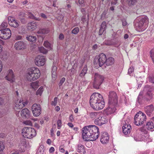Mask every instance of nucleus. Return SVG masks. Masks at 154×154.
Here are the masks:
<instances>
[{
    "label": "nucleus",
    "instance_id": "nucleus-1",
    "mask_svg": "<svg viewBox=\"0 0 154 154\" xmlns=\"http://www.w3.org/2000/svg\"><path fill=\"white\" fill-rule=\"evenodd\" d=\"M82 136L85 140H95L98 137L99 128L94 125H89L84 127L82 129Z\"/></svg>",
    "mask_w": 154,
    "mask_h": 154
},
{
    "label": "nucleus",
    "instance_id": "nucleus-2",
    "mask_svg": "<svg viewBox=\"0 0 154 154\" xmlns=\"http://www.w3.org/2000/svg\"><path fill=\"white\" fill-rule=\"evenodd\" d=\"M90 103L91 107L97 110H100L104 106L103 97L101 95L97 93H94L91 95Z\"/></svg>",
    "mask_w": 154,
    "mask_h": 154
},
{
    "label": "nucleus",
    "instance_id": "nucleus-3",
    "mask_svg": "<svg viewBox=\"0 0 154 154\" xmlns=\"http://www.w3.org/2000/svg\"><path fill=\"white\" fill-rule=\"evenodd\" d=\"M40 72L39 69L36 67H32L28 69L26 73L27 79L30 82L36 80L40 76Z\"/></svg>",
    "mask_w": 154,
    "mask_h": 154
},
{
    "label": "nucleus",
    "instance_id": "nucleus-4",
    "mask_svg": "<svg viewBox=\"0 0 154 154\" xmlns=\"http://www.w3.org/2000/svg\"><path fill=\"white\" fill-rule=\"evenodd\" d=\"M23 136L25 138L31 139L36 135V131L34 128L30 127H24L22 132Z\"/></svg>",
    "mask_w": 154,
    "mask_h": 154
},
{
    "label": "nucleus",
    "instance_id": "nucleus-5",
    "mask_svg": "<svg viewBox=\"0 0 154 154\" xmlns=\"http://www.w3.org/2000/svg\"><path fill=\"white\" fill-rule=\"evenodd\" d=\"M149 23L148 17L146 16L142 17L139 21L137 23L136 26L139 31H144L147 27Z\"/></svg>",
    "mask_w": 154,
    "mask_h": 154
},
{
    "label": "nucleus",
    "instance_id": "nucleus-6",
    "mask_svg": "<svg viewBox=\"0 0 154 154\" xmlns=\"http://www.w3.org/2000/svg\"><path fill=\"white\" fill-rule=\"evenodd\" d=\"M146 117L145 114L140 111L134 116V124L137 126L141 125L146 121Z\"/></svg>",
    "mask_w": 154,
    "mask_h": 154
},
{
    "label": "nucleus",
    "instance_id": "nucleus-7",
    "mask_svg": "<svg viewBox=\"0 0 154 154\" xmlns=\"http://www.w3.org/2000/svg\"><path fill=\"white\" fill-rule=\"evenodd\" d=\"M104 79V76L98 73H96L94 75V82L93 85L94 88L99 89Z\"/></svg>",
    "mask_w": 154,
    "mask_h": 154
},
{
    "label": "nucleus",
    "instance_id": "nucleus-8",
    "mask_svg": "<svg viewBox=\"0 0 154 154\" xmlns=\"http://www.w3.org/2000/svg\"><path fill=\"white\" fill-rule=\"evenodd\" d=\"M94 64L96 66L98 65L101 67L106 62V56L103 53L100 54L99 56L95 57L94 60Z\"/></svg>",
    "mask_w": 154,
    "mask_h": 154
},
{
    "label": "nucleus",
    "instance_id": "nucleus-9",
    "mask_svg": "<svg viewBox=\"0 0 154 154\" xmlns=\"http://www.w3.org/2000/svg\"><path fill=\"white\" fill-rule=\"evenodd\" d=\"M11 35V31L9 28H5L0 30V38L4 40L9 39Z\"/></svg>",
    "mask_w": 154,
    "mask_h": 154
},
{
    "label": "nucleus",
    "instance_id": "nucleus-10",
    "mask_svg": "<svg viewBox=\"0 0 154 154\" xmlns=\"http://www.w3.org/2000/svg\"><path fill=\"white\" fill-rule=\"evenodd\" d=\"M118 97L116 92L114 91H110L109 95V104L115 105L118 103Z\"/></svg>",
    "mask_w": 154,
    "mask_h": 154
},
{
    "label": "nucleus",
    "instance_id": "nucleus-11",
    "mask_svg": "<svg viewBox=\"0 0 154 154\" xmlns=\"http://www.w3.org/2000/svg\"><path fill=\"white\" fill-rule=\"evenodd\" d=\"M31 109L33 115L35 117L38 116L41 113L42 109L41 105L39 104H34L32 106Z\"/></svg>",
    "mask_w": 154,
    "mask_h": 154
},
{
    "label": "nucleus",
    "instance_id": "nucleus-12",
    "mask_svg": "<svg viewBox=\"0 0 154 154\" xmlns=\"http://www.w3.org/2000/svg\"><path fill=\"white\" fill-rule=\"evenodd\" d=\"M107 122V119L106 116H99L95 119L94 122L96 125L101 126L106 124Z\"/></svg>",
    "mask_w": 154,
    "mask_h": 154
},
{
    "label": "nucleus",
    "instance_id": "nucleus-13",
    "mask_svg": "<svg viewBox=\"0 0 154 154\" xmlns=\"http://www.w3.org/2000/svg\"><path fill=\"white\" fill-rule=\"evenodd\" d=\"M45 59L44 56H38L35 59V64L38 66H43L45 63Z\"/></svg>",
    "mask_w": 154,
    "mask_h": 154
},
{
    "label": "nucleus",
    "instance_id": "nucleus-14",
    "mask_svg": "<svg viewBox=\"0 0 154 154\" xmlns=\"http://www.w3.org/2000/svg\"><path fill=\"white\" fill-rule=\"evenodd\" d=\"M8 23L11 26L17 28L18 27L19 24L18 21L15 20L14 18L8 17Z\"/></svg>",
    "mask_w": 154,
    "mask_h": 154
},
{
    "label": "nucleus",
    "instance_id": "nucleus-15",
    "mask_svg": "<svg viewBox=\"0 0 154 154\" xmlns=\"http://www.w3.org/2000/svg\"><path fill=\"white\" fill-rule=\"evenodd\" d=\"M14 47L16 50H20L25 48L26 45L23 42L18 41L15 43Z\"/></svg>",
    "mask_w": 154,
    "mask_h": 154
},
{
    "label": "nucleus",
    "instance_id": "nucleus-16",
    "mask_svg": "<svg viewBox=\"0 0 154 154\" xmlns=\"http://www.w3.org/2000/svg\"><path fill=\"white\" fill-rule=\"evenodd\" d=\"M18 113H20L23 118H29L30 116V111L26 108L23 109L21 111H19Z\"/></svg>",
    "mask_w": 154,
    "mask_h": 154
},
{
    "label": "nucleus",
    "instance_id": "nucleus-17",
    "mask_svg": "<svg viewBox=\"0 0 154 154\" xmlns=\"http://www.w3.org/2000/svg\"><path fill=\"white\" fill-rule=\"evenodd\" d=\"M109 139L108 134L106 132L102 133L100 141L102 143H105L108 142Z\"/></svg>",
    "mask_w": 154,
    "mask_h": 154
},
{
    "label": "nucleus",
    "instance_id": "nucleus-18",
    "mask_svg": "<svg viewBox=\"0 0 154 154\" xmlns=\"http://www.w3.org/2000/svg\"><path fill=\"white\" fill-rule=\"evenodd\" d=\"M154 110V106L152 104L146 106L145 108V111L146 114L148 116H150Z\"/></svg>",
    "mask_w": 154,
    "mask_h": 154
},
{
    "label": "nucleus",
    "instance_id": "nucleus-19",
    "mask_svg": "<svg viewBox=\"0 0 154 154\" xmlns=\"http://www.w3.org/2000/svg\"><path fill=\"white\" fill-rule=\"evenodd\" d=\"M6 80L12 82L14 80V75L13 73V72L11 69L9 70L7 75L5 77Z\"/></svg>",
    "mask_w": 154,
    "mask_h": 154
},
{
    "label": "nucleus",
    "instance_id": "nucleus-20",
    "mask_svg": "<svg viewBox=\"0 0 154 154\" xmlns=\"http://www.w3.org/2000/svg\"><path fill=\"white\" fill-rule=\"evenodd\" d=\"M122 131L124 134L127 135L129 134L131 131V126L130 125L125 124L122 127Z\"/></svg>",
    "mask_w": 154,
    "mask_h": 154
},
{
    "label": "nucleus",
    "instance_id": "nucleus-21",
    "mask_svg": "<svg viewBox=\"0 0 154 154\" xmlns=\"http://www.w3.org/2000/svg\"><path fill=\"white\" fill-rule=\"evenodd\" d=\"M118 106L117 104L115 105L110 104H109V106L107 110L108 112L110 114H112L114 113L116 110V107Z\"/></svg>",
    "mask_w": 154,
    "mask_h": 154
},
{
    "label": "nucleus",
    "instance_id": "nucleus-22",
    "mask_svg": "<svg viewBox=\"0 0 154 154\" xmlns=\"http://www.w3.org/2000/svg\"><path fill=\"white\" fill-rule=\"evenodd\" d=\"M37 27V24L35 22H32L28 24L27 29L30 31L34 30Z\"/></svg>",
    "mask_w": 154,
    "mask_h": 154
},
{
    "label": "nucleus",
    "instance_id": "nucleus-23",
    "mask_svg": "<svg viewBox=\"0 0 154 154\" xmlns=\"http://www.w3.org/2000/svg\"><path fill=\"white\" fill-rule=\"evenodd\" d=\"M106 23L105 21L103 22L100 26V28L99 30V34L101 35L106 29Z\"/></svg>",
    "mask_w": 154,
    "mask_h": 154
},
{
    "label": "nucleus",
    "instance_id": "nucleus-24",
    "mask_svg": "<svg viewBox=\"0 0 154 154\" xmlns=\"http://www.w3.org/2000/svg\"><path fill=\"white\" fill-rule=\"evenodd\" d=\"M77 151L81 153L84 154L86 152V151L84 146L82 144H79L77 146Z\"/></svg>",
    "mask_w": 154,
    "mask_h": 154
},
{
    "label": "nucleus",
    "instance_id": "nucleus-25",
    "mask_svg": "<svg viewBox=\"0 0 154 154\" xmlns=\"http://www.w3.org/2000/svg\"><path fill=\"white\" fill-rule=\"evenodd\" d=\"M114 62V58L112 57H110L107 59L106 58V62L105 63L107 66H109L113 64Z\"/></svg>",
    "mask_w": 154,
    "mask_h": 154
},
{
    "label": "nucleus",
    "instance_id": "nucleus-26",
    "mask_svg": "<svg viewBox=\"0 0 154 154\" xmlns=\"http://www.w3.org/2000/svg\"><path fill=\"white\" fill-rule=\"evenodd\" d=\"M15 109H21L23 107V105L22 104V102L20 100L17 101L14 104Z\"/></svg>",
    "mask_w": 154,
    "mask_h": 154
},
{
    "label": "nucleus",
    "instance_id": "nucleus-27",
    "mask_svg": "<svg viewBox=\"0 0 154 154\" xmlns=\"http://www.w3.org/2000/svg\"><path fill=\"white\" fill-rule=\"evenodd\" d=\"M26 39L31 42H35L36 40V37L35 36L31 35H27L26 37Z\"/></svg>",
    "mask_w": 154,
    "mask_h": 154
},
{
    "label": "nucleus",
    "instance_id": "nucleus-28",
    "mask_svg": "<svg viewBox=\"0 0 154 154\" xmlns=\"http://www.w3.org/2000/svg\"><path fill=\"white\" fill-rule=\"evenodd\" d=\"M146 99L147 101L151 100L152 98V94L150 91H148L146 94Z\"/></svg>",
    "mask_w": 154,
    "mask_h": 154
},
{
    "label": "nucleus",
    "instance_id": "nucleus-29",
    "mask_svg": "<svg viewBox=\"0 0 154 154\" xmlns=\"http://www.w3.org/2000/svg\"><path fill=\"white\" fill-rule=\"evenodd\" d=\"M146 128L148 130L152 129L154 128L153 123L152 122H148L146 125Z\"/></svg>",
    "mask_w": 154,
    "mask_h": 154
},
{
    "label": "nucleus",
    "instance_id": "nucleus-30",
    "mask_svg": "<svg viewBox=\"0 0 154 154\" xmlns=\"http://www.w3.org/2000/svg\"><path fill=\"white\" fill-rule=\"evenodd\" d=\"M87 70V68L86 66H85L82 70L81 71V73L79 74V76L81 77H83L86 73Z\"/></svg>",
    "mask_w": 154,
    "mask_h": 154
},
{
    "label": "nucleus",
    "instance_id": "nucleus-31",
    "mask_svg": "<svg viewBox=\"0 0 154 154\" xmlns=\"http://www.w3.org/2000/svg\"><path fill=\"white\" fill-rule=\"evenodd\" d=\"M49 32V30L48 29H40L38 31V33L43 34H47Z\"/></svg>",
    "mask_w": 154,
    "mask_h": 154
},
{
    "label": "nucleus",
    "instance_id": "nucleus-32",
    "mask_svg": "<svg viewBox=\"0 0 154 154\" xmlns=\"http://www.w3.org/2000/svg\"><path fill=\"white\" fill-rule=\"evenodd\" d=\"M100 113L97 112H91L90 114V116L92 118L96 119L100 116Z\"/></svg>",
    "mask_w": 154,
    "mask_h": 154
},
{
    "label": "nucleus",
    "instance_id": "nucleus-33",
    "mask_svg": "<svg viewBox=\"0 0 154 154\" xmlns=\"http://www.w3.org/2000/svg\"><path fill=\"white\" fill-rule=\"evenodd\" d=\"M128 4L130 6L135 5L137 2V0H128Z\"/></svg>",
    "mask_w": 154,
    "mask_h": 154
},
{
    "label": "nucleus",
    "instance_id": "nucleus-34",
    "mask_svg": "<svg viewBox=\"0 0 154 154\" xmlns=\"http://www.w3.org/2000/svg\"><path fill=\"white\" fill-rule=\"evenodd\" d=\"M31 86L35 90L38 87V84L37 82H33L32 83Z\"/></svg>",
    "mask_w": 154,
    "mask_h": 154
},
{
    "label": "nucleus",
    "instance_id": "nucleus-35",
    "mask_svg": "<svg viewBox=\"0 0 154 154\" xmlns=\"http://www.w3.org/2000/svg\"><path fill=\"white\" fill-rule=\"evenodd\" d=\"M43 91V87H41L36 92V94L37 95L41 96Z\"/></svg>",
    "mask_w": 154,
    "mask_h": 154
},
{
    "label": "nucleus",
    "instance_id": "nucleus-36",
    "mask_svg": "<svg viewBox=\"0 0 154 154\" xmlns=\"http://www.w3.org/2000/svg\"><path fill=\"white\" fill-rule=\"evenodd\" d=\"M39 50L40 52L43 54H46L47 52V50L43 47H41L39 48Z\"/></svg>",
    "mask_w": 154,
    "mask_h": 154
},
{
    "label": "nucleus",
    "instance_id": "nucleus-37",
    "mask_svg": "<svg viewBox=\"0 0 154 154\" xmlns=\"http://www.w3.org/2000/svg\"><path fill=\"white\" fill-rule=\"evenodd\" d=\"M79 32V28L78 27H75L72 31L71 33L74 34H76Z\"/></svg>",
    "mask_w": 154,
    "mask_h": 154
},
{
    "label": "nucleus",
    "instance_id": "nucleus-38",
    "mask_svg": "<svg viewBox=\"0 0 154 154\" xmlns=\"http://www.w3.org/2000/svg\"><path fill=\"white\" fill-rule=\"evenodd\" d=\"M150 57L154 63V49H152L150 52Z\"/></svg>",
    "mask_w": 154,
    "mask_h": 154
},
{
    "label": "nucleus",
    "instance_id": "nucleus-39",
    "mask_svg": "<svg viewBox=\"0 0 154 154\" xmlns=\"http://www.w3.org/2000/svg\"><path fill=\"white\" fill-rule=\"evenodd\" d=\"M8 26V23L6 22H3L1 25V29H4Z\"/></svg>",
    "mask_w": 154,
    "mask_h": 154
},
{
    "label": "nucleus",
    "instance_id": "nucleus-40",
    "mask_svg": "<svg viewBox=\"0 0 154 154\" xmlns=\"http://www.w3.org/2000/svg\"><path fill=\"white\" fill-rule=\"evenodd\" d=\"M44 46L46 48H51V44L48 41H45L44 43Z\"/></svg>",
    "mask_w": 154,
    "mask_h": 154
},
{
    "label": "nucleus",
    "instance_id": "nucleus-41",
    "mask_svg": "<svg viewBox=\"0 0 154 154\" xmlns=\"http://www.w3.org/2000/svg\"><path fill=\"white\" fill-rule=\"evenodd\" d=\"M57 128L60 129L62 126L61 120L60 119H58L57 121Z\"/></svg>",
    "mask_w": 154,
    "mask_h": 154
},
{
    "label": "nucleus",
    "instance_id": "nucleus-42",
    "mask_svg": "<svg viewBox=\"0 0 154 154\" xmlns=\"http://www.w3.org/2000/svg\"><path fill=\"white\" fill-rule=\"evenodd\" d=\"M58 98L57 97H55L54 98V101H52L51 105L53 106H55L56 105L57 103V100Z\"/></svg>",
    "mask_w": 154,
    "mask_h": 154
},
{
    "label": "nucleus",
    "instance_id": "nucleus-43",
    "mask_svg": "<svg viewBox=\"0 0 154 154\" xmlns=\"http://www.w3.org/2000/svg\"><path fill=\"white\" fill-rule=\"evenodd\" d=\"M79 2L81 7H84L85 6V0H79Z\"/></svg>",
    "mask_w": 154,
    "mask_h": 154
},
{
    "label": "nucleus",
    "instance_id": "nucleus-44",
    "mask_svg": "<svg viewBox=\"0 0 154 154\" xmlns=\"http://www.w3.org/2000/svg\"><path fill=\"white\" fill-rule=\"evenodd\" d=\"M5 148V146L2 142L0 141V151H2Z\"/></svg>",
    "mask_w": 154,
    "mask_h": 154
},
{
    "label": "nucleus",
    "instance_id": "nucleus-45",
    "mask_svg": "<svg viewBox=\"0 0 154 154\" xmlns=\"http://www.w3.org/2000/svg\"><path fill=\"white\" fill-rule=\"evenodd\" d=\"M148 79L150 82L154 83V75L152 76H149Z\"/></svg>",
    "mask_w": 154,
    "mask_h": 154
},
{
    "label": "nucleus",
    "instance_id": "nucleus-46",
    "mask_svg": "<svg viewBox=\"0 0 154 154\" xmlns=\"http://www.w3.org/2000/svg\"><path fill=\"white\" fill-rule=\"evenodd\" d=\"M65 80V78L64 77L62 78L60 81L59 84V86L60 87L62 85V84L64 83Z\"/></svg>",
    "mask_w": 154,
    "mask_h": 154
},
{
    "label": "nucleus",
    "instance_id": "nucleus-47",
    "mask_svg": "<svg viewBox=\"0 0 154 154\" xmlns=\"http://www.w3.org/2000/svg\"><path fill=\"white\" fill-rule=\"evenodd\" d=\"M21 145H22L23 146H26V142L25 141V139H22L21 141Z\"/></svg>",
    "mask_w": 154,
    "mask_h": 154
},
{
    "label": "nucleus",
    "instance_id": "nucleus-48",
    "mask_svg": "<svg viewBox=\"0 0 154 154\" xmlns=\"http://www.w3.org/2000/svg\"><path fill=\"white\" fill-rule=\"evenodd\" d=\"M24 123L26 125H32V123L31 121L30 120H26L24 122Z\"/></svg>",
    "mask_w": 154,
    "mask_h": 154
},
{
    "label": "nucleus",
    "instance_id": "nucleus-49",
    "mask_svg": "<svg viewBox=\"0 0 154 154\" xmlns=\"http://www.w3.org/2000/svg\"><path fill=\"white\" fill-rule=\"evenodd\" d=\"M52 77L53 79H54V80L56 79L57 78L56 72H52Z\"/></svg>",
    "mask_w": 154,
    "mask_h": 154
},
{
    "label": "nucleus",
    "instance_id": "nucleus-50",
    "mask_svg": "<svg viewBox=\"0 0 154 154\" xmlns=\"http://www.w3.org/2000/svg\"><path fill=\"white\" fill-rule=\"evenodd\" d=\"M134 71V68L133 67H131L128 70V74H130L131 73Z\"/></svg>",
    "mask_w": 154,
    "mask_h": 154
},
{
    "label": "nucleus",
    "instance_id": "nucleus-51",
    "mask_svg": "<svg viewBox=\"0 0 154 154\" xmlns=\"http://www.w3.org/2000/svg\"><path fill=\"white\" fill-rule=\"evenodd\" d=\"M20 21L23 24H25L27 23L26 20L24 18H22L20 19Z\"/></svg>",
    "mask_w": 154,
    "mask_h": 154
},
{
    "label": "nucleus",
    "instance_id": "nucleus-52",
    "mask_svg": "<svg viewBox=\"0 0 154 154\" xmlns=\"http://www.w3.org/2000/svg\"><path fill=\"white\" fill-rule=\"evenodd\" d=\"M64 35L62 33H61L59 37V38L60 40H63L64 38Z\"/></svg>",
    "mask_w": 154,
    "mask_h": 154
},
{
    "label": "nucleus",
    "instance_id": "nucleus-53",
    "mask_svg": "<svg viewBox=\"0 0 154 154\" xmlns=\"http://www.w3.org/2000/svg\"><path fill=\"white\" fill-rule=\"evenodd\" d=\"M118 0H112L111 2V4L112 5H116L117 3Z\"/></svg>",
    "mask_w": 154,
    "mask_h": 154
},
{
    "label": "nucleus",
    "instance_id": "nucleus-54",
    "mask_svg": "<svg viewBox=\"0 0 154 154\" xmlns=\"http://www.w3.org/2000/svg\"><path fill=\"white\" fill-rule=\"evenodd\" d=\"M57 68L56 66H53L52 69V72H56V71L57 70Z\"/></svg>",
    "mask_w": 154,
    "mask_h": 154
},
{
    "label": "nucleus",
    "instance_id": "nucleus-55",
    "mask_svg": "<svg viewBox=\"0 0 154 154\" xmlns=\"http://www.w3.org/2000/svg\"><path fill=\"white\" fill-rule=\"evenodd\" d=\"M127 25V23L126 20H122V25L123 26H125Z\"/></svg>",
    "mask_w": 154,
    "mask_h": 154
},
{
    "label": "nucleus",
    "instance_id": "nucleus-56",
    "mask_svg": "<svg viewBox=\"0 0 154 154\" xmlns=\"http://www.w3.org/2000/svg\"><path fill=\"white\" fill-rule=\"evenodd\" d=\"M40 16L44 18H47L46 16L43 13H41L40 14Z\"/></svg>",
    "mask_w": 154,
    "mask_h": 154
},
{
    "label": "nucleus",
    "instance_id": "nucleus-57",
    "mask_svg": "<svg viewBox=\"0 0 154 154\" xmlns=\"http://www.w3.org/2000/svg\"><path fill=\"white\" fill-rule=\"evenodd\" d=\"M69 119L70 121L71 122H72L74 120V118L72 115H71L69 117Z\"/></svg>",
    "mask_w": 154,
    "mask_h": 154
},
{
    "label": "nucleus",
    "instance_id": "nucleus-58",
    "mask_svg": "<svg viewBox=\"0 0 154 154\" xmlns=\"http://www.w3.org/2000/svg\"><path fill=\"white\" fill-rule=\"evenodd\" d=\"M54 148L53 147H51L50 148L49 151L50 153H52L54 152Z\"/></svg>",
    "mask_w": 154,
    "mask_h": 154
},
{
    "label": "nucleus",
    "instance_id": "nucleus-59",
    "mask_svg": "<svg viewBox=\"0 0 154 154\" xmlns=\"http://www.w3.org/2000/svg\"><path fill=\"white\" fill-rule=\"evenodd\" d=\"M22 36L20 35H18L16 36V39L17 40H19L21 39H22Z\"/></svg>",
    "mask_w": 154,
    "mask_h": 154
},
{
    "label": "nucleus",
    "instance_id": "nucleus-60",
    "mask_svg": "<svg viewBox=\"0 0 154 154\" xmlns=\"http://www.w3.org/2000/svg\"><path fill=\"white\" fill-rule=\"evenodd\" d=\"M81 20L83 23L85 21H86V20L85 16H83V17H82Z\"/></svg>",
    "mask_w": 154,
    "mask_h": 154
},
{
    "label": "nucleus",
    "instance_id": "nucleus-61",
    "mask_svg": "<svg viewBox=\"0 0 154 154\" xmlns=\"http://www.w3.org/2000/svg\"><path fill=\"white\" fill-rule=\"evenodd\" d=\"M46 143L49 145H50L51 143V141L50 139H48L47 140Z\"/></svg>",
    "mask_w": 154,
    "mask_h": 154
},
{
    "label": "nucleus",
    "instance_id": "nucleus-62",
    "mask_svg": "<svg viewBox=\"0 0 154 154\" xmlns=\"http://www.w3.org/2000/svg\"><path fill=\"white\" fill-rule=\"evenodd\" d=\"M67 125L70 127L72 128L73 127V125L71 123L69 122L67 124Z\"/></svg>",
    "mask_w": 154,
    "mask_h": 154
},
{
    "label": "nucleus",
    "instance_id": "nucleus-63",
    "mask_svg": "<svg viewBox=\"0 0 154 154\" xmlns=\"http://www.w3.org/2000/svg\"><path fill=\"white\" fill-rule=\"evenodd\" d=\"M59 149L60 151L61 152H63L65 151V150L61 146H60V147Z\"/></svg>",
    "mask_w": 154,
    "mask_h": 154
},
{
    "label": "nucleus",
    "instance_id": "nucleus-64",
    "mask_svg": "<svg viewBox=\"0 0 154 154\" xmlns=\"http://www.w3.org/2000/svg\"><path fill=\"white\" fill-rule=\"evenodd\" d=\"M35 126L37 128H39L40 127V126L39 125L36 123L35 124Z\"/></svg>",
    "mask_w": 154,
    "mask_h": 154
}]
</instances>
